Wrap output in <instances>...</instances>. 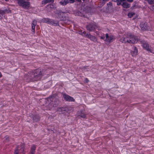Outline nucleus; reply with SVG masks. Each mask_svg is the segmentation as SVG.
Returning <instances> with one entry per match:
<instances>
[{
	"instance_id": "8",
	"label": "nucleus",
	"mask_w": 154,
	"mask_h": 154,
	"mask_svg": "<svg viewBox=\"0 0 154 154\" xmlns=\"http://www.w3.org/2000/svg\"><path fill=\"white\" fill-rule=\"evenodd\" d=\"M130 53L132 57H136L138 54L137 48L136 46H133Z\"/></svg>"
},
{
	"instance_id": "6",
	"label": "nucleus",
	"mask_w": 154,
	"mask_h": 154,
	"mask_svg": "<svg viewBox=\"0 0 154 154\" xmlns=\"http://www.w3.org/2000/svg\"><path fill=\"white\" fill-rule=\"evenodd\" d=\"M115 39L114 36L112 35H109L107 33L105 35V39L104 41L109 43L113 41Z\"/></svg>"
},
{
	"instance_id": "29",
	"label": "nucleus",
	"mask_w": 154,
	"mask_h": 154,
	"mask_svg": "<svg viewBox=\"0 0 154 154\" xmlns=\"http://www.w3.org/2000/svg\"><path fill=\"white\" fill-rule=\"evenodd\" d=\"M5 12H7L8 13H11V10H5Z\"/></svg>"
},
{
	"instance_id": "19",
	"label": "nucleus",
	"mask_w": 154,
	"mask_h": 154,
	"mask_svg": "<svg viewBox=\"0 0 154 154\" xmlns=\"http://www.w3.org/2000/svg\"><path fill=\"white\" fill-rule=\"evenodd\" d=\"M89 34V33H87L85 31H84V33L82 36L88 38Z\"/></svg>"
},
{
	"instance_id": "37",
	"label": "nucleus",
	"mask_w": 154,
	"mask_h": 154,
	"mask_svg": "<svg viewBox=\"0 0 154 154\" xmlns=\"http://www.w3.org/2000/svg\"><path fill=\"white\" fill-rule=\"evenodd\" d=\"M109 5H111V6L112 5V4L111 2H109Z\"/></svg>"
},
{
	"instance_id": "28",
	"label": "nucleus",
	"mask_w": 154,
	"mask_h": 154,
	"mask_svg": "<svg viewBox=\"0 0 154 154\" xmlns=\"http://www.w3.org/2000/svg\"><path fill=\"white\" fill-rule=\"evenodd\" d=\"M59 13H60V15H59V14L58 13V16H59V17H60V16L61 15H62L63 14V12H59Z\"/></svg>"
},
{
	"instance_id": "16",
	"label": "nucleus",
	"mask_w": 154,
	"mask_h": 154,
	"mask_svg": "<svg viewBox=\"0 0 154 154\" xmlns=\"http://www.w3.org/2000/svg\"><path fill=\"white\" fill-rule=\"evenodd\" d=\"M124 8H127L130 7V5L127 2H123L122 5Z\"/></svg>"
},
{
	"instance_id": "33",
	"label": "nucleus",
	"mask_w": 154,
	"mask_h": 154,
	"mask_svg": "<svg viewBox=\"0 0 154 154\" xmlns=\"http://www.w3.org/2000/svg\"><path fill=\"white\" fill-rule=\"evenodd\" d=\"M152 10L154 11V5L152 6Z\"/></svg>"
},
{
	"instance_id": "21",
	"label": "nucleus",
	"mask_w": 154,
	"mask_h": 154,
	"mask_svg": "<svg viewBox=\"0 0 154 154\" xmlns=\"http://www.w3.org/2000/svg\"><path fill=\"white\" fill-rule=\"evenodd\" d=\"M114 2H117V4L118 5H120L121 4V2L120 0H113Z\"/></svg>"
},
{
	"instance_id": "44",
	"label": "nucleus",
	"mask_w": 154,
	"mask_h": 154,
	"mask_svg": "<svg viewBox=\"0 0 154 154\" xmlns=\"http://www.w3.org/2000/svg\"><path fill=\"white\" fill-rule=\"evenodd\" d=\"M33 119L34 120V121H35V120H34V118Z\"/></svg>"
},
{
	"instance_id": "11",
	"label": "nucleus",
	"mask_w": 154,
	"mask_h": 154,
	"mask_svg": "<svg viewBox=\"0 0 154 154\" xmlns=\"http://www.w3.org/2000/svg\"><path fill=\"white\" fill-rule=\"evenodd\" d=\"M76 115L77 116H80L82 118H85L86 117L84 110H81L78 111Z\"/></svg>"
},
{
	"instance_id": "1",
	"label": "nucleus",
	"mask_w": 154,
	"mask_h": 154,
	"mask_svg": "<svg viewBox=\"0 0 154 154\" xmlns=\"http://www.w3.org/2000/svg\"><path fill=\"white\" fill-rule=\"evenodd\" d=\"M120 41L122 43L134 44L138 41L137 37L131 33L124 34L120 39Z\"/></svg>"
},
{
	"instance_id": "26",
	"label": "nucleus",
	"mask_w": 154,
	"mask_h": 154,
	"mask_svg": "<svg viewBox=\"0 0 154 154\" xmlns=\"http://www.w3.org/2000/svg\"><path fill=\"white\" fill-rule=\"evenodd\" d=\"M78 33L79 34L81 35H82L84 33V31H80Z\"/></svg>"
},
{
	"instance_id": "4",
	"label": "nucleus",
	"mask_w": 154,
	"mask_h": 154,
	"mask_svg": "<svg viewBox=\"0 0 154 154\" xmlns=\"http://www.w3.org/2000/svg\"><path fill=\"white\" fill-rule=\"evenodd\" d=\"M87 29L90 31H94L96 29L99 30V27L94 23H90L87 26Z\"/></svg>"
},
{
	"instance_id": "20",
	"label": "nucleus",
	"mask_w": 154,
	"mask_h": 154,
	"mask_svg": "<svg viewBox=\"0 0 154 154\" xmlns=\"http://www.w3.org/2000/svg\"><path fill=\"white\" fill-rule=\"evenodd\" d=\"M135 13L133 12H130L128 14V16L130 18L132 17L133 15H135Z\"/></svg>"
},
{
	"instance_id": "7",
	"label": "nucleus",
	"mask_w": 154,
	"mask_h": 154,
	"mask_svg": "<svg viewBox=\"0 0 154 154\" xmlns=\"http://www.w3.org/2000/svg\"><path fill=\"white\" fill-rule=\"evenodd\" d=\"M142 46L143 48L148 51L151 53H153L151 49V48L149 47L148 43L145 41H143L141 42Z\"/></svg>"
},
{
	"instance_id": "36",
	"label": "nucleus",
	"mask_w": 154,
	"mask_h": 154,
	"mask_svg": "<svg viewBox=\"0 0 154 154\" xmlns=\"http://www.w3.org/2000/svg\"><path fill=\"white\" fill-rule=\"evenodd\" d=\"M52 99V98H48V100H51Z\"/></svg>"
},
{
	"instance_id": "15",
	"label": "nucleus",
	"mask_w": 154,
	"mask_h": 154,
	"mask_svg": "<svg viewBox=\"0 0 154 154\" xmlns=\"http://www.w3.org/2000/svg\"><path fill=\"white\" fill-rule=\"evenodd\" d=\"M36 149V146L35 145H32L31 147V150L30 154H34Z\"/></svg>"
},
{
	"instance_id": "25",
	"label": "nucleus",
	"mask_w": 154,
	"mask_h": 154,
	"mask_svg": "<svg viewBox=\"0 0 154 154\" xmlns=\"http://www.w3.org/2000/svg\"><path fill=\"white\" fill-rule=\"evenodd\" d=\"M5 13V11H2L0 10V14L3 15Z\"/></svg>"
},
{
	"instance_id": "18",
	"label": "nucleus",
	"mask_w": 154,
	"mask_h": 154,
	"mask_svg": "<svg viewBox=\"0 0 154 154\" xmlns=\"http://www.w3.org/2000/svg\"><path fill=\"white\" fill-rule=\"evenodd\" d=\"M44 20L43 21L45 22H46V23H51V21L50 19H48V18L44 19Z\"/></svg>"
},
{
	"instance_id": "40",
	"label": "nucleus",
	"mask_w": 154,
	"mask_h": 154,
	"mask_svg": "<svg viewBox=\"0 0 154 154\" xmlns=\"http://www.w3.org/2000/svg\"><path fill=\"white\" fill-rule=\"evenodd\" d=\"M121 1H125L126 0H120Z\"/></svg>"
},
{
	"instance_id": "24",
	"label": "nucleus",
	"mask_w": 154,
	"mask_h": 154,
	"mask_svg": "<svg viewBox=\"0 0 154 154\" xmlns=\"http://www.w3.org/2000/svg\"><path fill=\"white\" fill-rule=\"evenodd\" d=\"M78 15L79 16H83V17H85V15H83L80 12H78Z\"/></svg>"
},
{
	"instance_id": "13",
	"label": "nucleus",
	"mask_w": 154,
	"mask_h": 154,
	"mask_svg": "<svg viewBox=\"0 0 154 154\" xmlns=\"http://www.w3.org/2000/svg\"><path fill=\"white\" fill-rule=\"evenodd\" d=\"M36 24V21L35 20H33L32 23V31L34 33L35 32V28Z\"/></svg>"
},
{
	"instance_id": "43",
	"label": "nucleus",
	"mask_w": 154,
	"mask_h": 154,
	"mask_svg": "<svg viewBox=\"0 0 154 154\" xmlns=\"http://www.w3.org/2000/svg\"><path fill=\"white\" fill-rule=\"evenodd\" d=\"M56 104H55V106H56Z\"/></svg>"
},
{
	"instance_id": "12",
	"label": "nucleus",
	"mask_w": 154,
	"mask_h": 154,
	"mask_svg": "<svg viewBox=\"0 0 154 154\" xmlns=\"http://www.w3.org/2000/svg\"><path fill=\"white\" fill-rule=\"evenodd\" d=\"M88 38L90 39L91 40L93 41L94 42H97V39L96 38L90 34Z\"/></svg>"
},
{
	"instance_id": "2",
	"label": "nucleus",
	"mask_w": 154,
	"mask_h": 154,
	"mask_svg": "<svg viewBox=\"0 0 154 154\" xmlns=\"http://www.w3.org/2000/svg\"><path fill=\"white\" fill-rule=\"evenodd\" d=\"M41 75L42 72L41 70L38 69L32 73L31 77L32 78H33V79H32V81H37L40 79Z\"/></svg>"
},
{
	"instance_id": "39",
	"label": "nucleus",
	"mask_w": 154,
	"mask_h": 154,
	"mask_svg": "<svg viewBox=\"0 0 154 154\" xmlns=\"http://www.w3.org/2000/svg\"><path fill=\"white\" fill-rule=\"evenodd\" d=\"M109 0H103V1H104V2H106V1H108Z\"/></svg>"
},
{
	"instance_id": "14",
	"label": "nucleus",
	"mask_w": 154,
	"mask_h": 154,
	"mask_svg": "<svg viewBox=\"0 0 154 154\" xmlns=\"http://www.w3.org/2000/svg\"><path fill=\"white\" fill-rule=\"evenodd\" d=\"M69 3L68 0H62L60 2V4L62 5H65Z\"/></svg>"
},
{
	"instance_id": "41",
	"label": "nucleus",
	"mask_w": 154,
	"mask_h": 154,
	"mask_svg": "<svg viewBox=\"0 0 154 154\" xmlns=\"http://www.w3.org/2000/svg\"><path fill=\"white\" fill-rule=\"evenodd\" d=\"M81 0H77V1L78 2H80L81 1Z\"/></svg>"
},
{
	"instance_id": "3",
	"label": "nucleus",
	"mask_w": 154,
	"mask_h": 154,
	"mask_svg": "<svg viewBox=\"0 0 154 154\" xmlns=\"http://www.w3.org/2000/svg\"><path fill=\"white\" fill-rule=\"evenodd\" d=\"M18 4L19 5L26 9H28L30 6L29 2H26L23 0H19Z\"/></svg>"
},
{
	"instance_id": "27",
	"label": "nucleus",
	"mask_w": 154,
	"mask_h": 154,
	"mask_svg": "<svg viewBox=\"0 0 154 154\" xmlns=\"http://www.w3.org/2000/svg\"><path fill=\"white\" fill-rule=\"evenodd\" d=\"M100 38L102 39H105V36L104 35L100 36Z\"/></svg>"
},
{
	"instance_id": "45",
	"label": "nucleus",
	"mask_w": 154,
	"mask_h": 154,
	"mask_svg": "<svg viewBox=\"0 0 154 154\" xmlns=\"http://www.w3.org/2000/svg\"><path fill=\"white\" fill-rule=\"evenodd\" d=\"M83 1H85V0H82Z\"/></svg>"
},
{
	"instance_id": "5",
	"label": "nucleus",
	"mask_w": 154,
	"mask_h": 154,
	"mask_svg": "<svg viewBox=\"0 0 154 154\" xmlns=\"http://www.w3.org/2000/svg\"><path fill=\"white\" fill-rule=\"evenodd\" d=\"M24 146L23 144H21L20 146H18L15 149L14 154H19V153H22V154H24L23 153Z\"/></svg>"
},
{
	"instance_id": "32",
	"label": "nucleus",
	"mask_w": 154,
	"mask_h": 154,
	"mask_svg": "<svg viewBox=\"0 0 154 154\" xmlns=\"http://www.w3.org/2000/svg\"><path fill=\"white\" fill-rule=\"evenodd\" d=\"M52 107H49V108H47V110H50V109H52Z\"/></svg>"
},
{
	"instance_id": "34",
	"label": "nucleus",
	"mask_w": 154,
	"mask_h": 154,
	"mask_svg": "<svg viewBox=\"0 0 154 154\" xmlns=\"http://www.w3.org/2000/svg\"><path fill=\"white\" fill-rule=\"evenodd\" d=\"M2 74L0 72V78L2 77Z\"/></svg>"
},
{
	"instance_id": "23",
	"label": "nucleus",
	"mask_w": 154,
	"mask_h": 154,
	"mask_svg": "<svg viewBox=\"0 0 154 154\" xmlns=\"http://www.w3.org/2000/svg\"><path fill=\"white\" fill-rule=\"evenodd\" d=\"M149 4H152L154 3V0H147Z\"/></svg>"
},
{
	"instance_id": "38",
	"label": "nucleus",
	"mask_w": 154,
	"mask_h": 154,
	"mask_svg": "<svg viewBox=\"0 0 154 154\" xmlns=\"http://www.w3.org/2000/svg\"><path fill=\"white\" fill-rule=\"evenodd\" d=\"M86 82H88V79H86Z\"/></svg>"
},
{
	"instance_id": "22",
	"label": "nucleus",
	"mask_w": 154,
	"mask_h": 154,
	"mask_svg": "<svg viewBox=\"0 0 154 154\" xmlns=\"http://www.w3.org/2000/svg\"><path fill=\"white\" fill-rule=\"evenodd\" d=\"M48 6H50V8H51V9H55V8H56L55 5L54 4L49 5H48Z\"/></svg>"
},
{
	"instance_id": "10",
	"label": "nucleus",
	"mask_w": 154,
	"mask_h": 154,
	"mask_svg": "<svg viewBox=\"0 0 154 154\" xmlns=\"http://www.w3.org/2000/svg\"><path fill=\"white\" fill-rule=\"evenodd\" d=\"M63 97L64 99L66 101H74L75 99L72 97L66 94H63Z\"/></svg>"
},
{
	"instance_id": "42",
	"label": "nucleus",
	"mask_w": 154,
	"mask_h": 154,
	"mask_svg": "<svg viewBox=\"0 0 154 154\" xmlns=\"http://www.w3.org/2000/svg\"><path fill=\"white\" fill-rule=\"evenodd\" d=\"M5 0V1H8V0Z\"/></svg>"
},
{
	"instance_id": "35",
	"label": "nucleus",
	"mask_w": 154,
	"mask_h": 154,
	"mask_svg": "<svg viewBox=\"0 0 154 154\" xmlns=\"http://www.w3.org/2000/svg\"><path fill=\"white\" fill-rule=\"evenodd\" d=\"M53 103V102H52L51 103H50L48 105V106L49 107L50 106H51V105Z\"/></svg>"
},
{
	"instance_id": "31",
	"label": "nucleus",
	"mask_w": 154,
	"mask_h": 154,
	"mask_svg": "<svg viewBox=\"0 0 154 154\" xmlns=\"http://www.w3.org/2000/svg\"><path fill=\"white\" fill-rule=\"evenodd\" d=\"M127 1L130 2H132L133 1V0H127Z\"/></svg>"
},
{
	"instance_id": "30",
	"label": "nucleus",
	"mask_w": 154,
	"mask_h": 154,
	"mask_svg": "<svg viewBox=\"0 0 154 154\" xmlns=\"http://www.w3.org/2000/svg\"><path fill=\"white\" fill-rule=\"evenodd\" d=\"M75 0H69V2L70 3H73L74 2Z\"/></svg>"
},
{
	"instance_id": "17",
	"label": "nucleus",
	"mask_w": 154,
	"mask_h": 154,
	"mask_svg": "<svg viewBox=\"0 0 154 154\" xmlns=\"http://www.w3.org/2000/svg\"><path fill=\"white\" fill-rule=\"evenodd\" d=\"M54 0H45L42 1V4L45 5L47 3L53 2Z\"/></svg>"
},
{
	"instance_id": "9",
	"label": "nucleus",
	"mask_w": 154,
	"mask_h": 154,
	"mask_svg": "<svg viewBox=\"0 0 154 154\" xmlns=\"http://www.w3.org/2000/svg\"><path fill=\"white\" fill-rule=\"evenodd\" d=\"M140 26L141 29L143 31L151 30V28L149 26H147L146 23H141Z\"/></svg>"
}]
</instances>
